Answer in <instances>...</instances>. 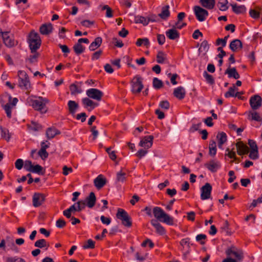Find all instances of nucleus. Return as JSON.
Listing matches in <instances>:
<instances>
[{
  "instance_id": "f257e3e1",
  "label": "nucleus",
  "mask_w": 262,
  "mask_h": 262,
  "mask_svg": "<svg viewBox=\"0 0 262 262\" xmlns=\"http://www.w3.org/2000/svg\"><path fill=\"white\" fill-rule=\"evenodd\" d=\"M153 214L154 216L158 220L162 221L169 225H172L173 224V219L165 213L160 207H155L153 208Z\"/></svg>"
},
{
  "instance_id": "f03ea898",
  "label": "nucleus",
  "mask_w": 262,
  "mask_h": 262,
  "mask_svg": "<svg viewBox=\"0 0 262 262\" xmlns=\"http://www.w3.org/2000/svg\"><path fill=\"white\" fill-rule=\"evenodd\" d=\"M49 100L46 98L39 97L37 99L30 100V105L33 108L41 113H46L47 111L46 104L49 103Z\"/></svg>"
},
{
  "instance_id": "7ed1b4c3",
  "label": "nucleus",
  "mask_w": 262,
  "mask_h": 262,
  "mask_svg": "<svg viewBox=\"0 0 262 262\" xmlns=\"http://www.w3.org/2000/svg\"><path fill=\"white\" fill-rule=\"evenodd\" d=\"M41 42L39 34L34 31H31L29 36V43L32 53L35 52L39 48Z\"/></svg>"
},
{
  "instance_id": "20e7f679",
  "label": "nucleus",
  "mask_w": 262,
  "mask_h": 262,
  "mask_svg": "<svg viewBox=\"0 0 262 262\" xmlns=\"http://www.w3.org/2000/svg\"><path fill=\"white\" fill-rule=\"evenodd\" d=\"M143 79L139 75H136L131 81V91L133 94H139L143 88Z\"/></svg>"
},
{
  "instance_id": "39448f33",
  "label": "nucleus",
  "mask_w": 262,
  "mask_h": 262,
  "mask_svg": "<svg viewBox=\"0 0 262 262\" xmlns=\"http://www.w3.org/2000/svg\"><path fill=\"white\" fill-rule=\"evenodd\" d=\"M18 76L19 77V86L21 89L29 91L31 88V84L27 73L24 71H19Z\"/></svg>"
},
{
  "instance_id": "423d86ee",
  "label": "nucleus",
  "mask_w": 262,
  "mask_h": 262,
  "mask_svg": "<svg viewBox=\"0 0 262 262\" xmlns=\"http://www.w3.org/2000/svg\"><path fill=\"white\" fill-rule=\"evenodd\" d=\"M116 216L122 221V224L125 227H130L132 226L131 218L124 209L119 208L117 210Z\"/></svg>"
},
{
  "instance_id": "0eeeda50",
  "label": "nucleus",
  "mask_w": 262,
  "mask_h": 262,
  "mask_svg": "<svg viewBox=\"0 0 262 262\" xmlns=\"http://www.w3.org/2000/svg\"><path fill=\"white\" fill-rule=\"evenodd\" d=\"M193 10L197 19L200 21H204L208 16V11L200 6H194Z\"/></svg>"
},
{
  "instance_id": "6e6552de",
  "label": "nucleus",
  "mask_w": 262,
  "mask_h": 262,
  "mask_svg": "<svg viewBox=\"0 0 262 262\" xmlns=\"http://www.w3.org/2000/svg\"><path fill=\"white\" fill-rule=\"evenodd\" d=\"M8 100L9 102L5 104L3 108L5 110L6 113L7 114V116L9 118H11V110L16 105V103L18 102V99L16 98H14L12 99V97L11 96H8Z\"/></svg>"
},
{
  "instance_id": "1a4fd4ad",
  "label": "nucleus",
  "mask_w": 262,
  "mask_h": 262,
  "mask_svg": "<svg viewBox=\"0 0 262 262\" xmlns=\"http://www.w3.org/2000/svg\"><path fill=\"white\" fill-rule=\"evenodd\" d=\"M86 94L90 98L97 101H100L103 96L102 92L94 88H91L86 90Z\"/></svg>"
},
{
  "instance_id": "9d476101",
  "label": "nucleus",
  "mask_w": 262,
  "mask_h": 262,
  "mask_svg": "<svg viewBox=\"0 0 262 262\" xmlns=\"http://www.w3.org/2000/svg\"><path fill=\"white\" fill-rule=\"evenodd\" d=\"M0 34L2 36L4 44L7 47L11 48L14 46L16 44V42L13 38V37L10 36L9 35V32H3L2 30L0 29Z\"/></svg>"
},
{
  "instance_id": "9b49d317",
  "label": "nucleus",
  "mask_w": 262,
  "mask_h": 262,
  "mask_svg": "<svg viewBox=\"0 0 262 262\" xmlns=\"http://www.w3.org/2000/svg\"><path fill=\"white\" fill-rule=\"evenodd\" d=\"M226 254L228 256L233 255L238 260H242L243 258V253L242 250L239 249H237L234 246H232L230 248L227 249L226 251Z\"/></svg>"
},
{
  "instance_id": "f8f14e48",
  "label": "nucleus",
  "mask_w": 262,
  "mask_h": 262,
  "mask_svg": "<svg viewBox=\"0 0 262 262\" xmlns=\"http://www.w3.org/2000/svg\"><path fill=\"white\" fill-rule=\"evenodd\" d=\"M46 195L43 193H35L32 198L33 205L35 207L40 206L45 201Z\"/></svg>"
},
{
  "instance_id": "ddd939ff",
  "label": "nucleus",
  "mask_w": 262,
  "mask_h": 262,
  "mask_svg": "<svg viewBox=\"0 0 262 262\" xmlns=\"http://www.w3.org/2000/svg\"><path fill=\"white\" fill-rule=\"evenodd\" d=\"M250 105L253 110L258 109L262 105V99L258 95L252 96L249 100Z\"/></svg>"
},
{
  "instance_id": "4468645a",
  "label": "nucleus",
  "mask_w": 262,
  "mask_h": 262,
  "mask_svg": "<svg viewBox=\"0 0 262 262\" xmlns=\"http://www.w3.org/2000/svg\"><path fill=\"white\" fill-rule=\"evenodd\" d=\"M212 186L209 183H206L201 188V198L202 200L208 199L210 198Z\"/></svg>"
},
{
  "instance_id": "2eb2a0df",
  "label": "nucleus",
  "mask_w": 262,
  "mask_h": 262,
  "mask_svg": "<svg viewBox=\"0 0 262 262\" xmlns=\"http://www.w3.org/2000/svg\"><path fill=\"white\" fill-rule=\"evenodd\" d=\"M205 166L211 172H215L221 167V164L217 160H212L205 163Z\"/></svg>"
},
{
  "instance_id": "dca6fc26",
  "label": "nucleus",
  "mask_w": 262,
  "mask_h": 262,
  "mask_svg": "<svg viewBox=\"0 0 262 262\" xmlns=\"http://www.w3.org/2000/svg\"><path fill=\"white\" fill-rule=\"evenodd\" d=\"M154 137L152 136H145L141 139L139 146L144 148H149L151 147L153 143Z\"/></svg>"
},
{
  "instance_id": "f3484780",
  "label": "nucleus",
  "mask_w": 262,
  "mask_h": 262,
  "mask_svg": "<svg viewBox=\"0 0 262 262\" xmlns=\"http://www.w3.org/2000/svg\"><path fill=\"white\" fill-rule=\"evenodd\" d=\"M82 103L85 108H87L88 111H91L98 105V103L94 102L91 100L90 98L85 97L82 99Z\"/></svg>"
},
{
  "instance_id": "a211bd4d",
  "label": "nucleus",
  "mask_w": 262,
  "mask_h": 262,
  "mask_svg": "<svg viewBox=\"0 0 262 262\" xmlns=\"http://www.w3.org/2000/svg\"><path fill=\"white\" fill-rule=\"evenodd\" d=\"M53 29L51 23L42 24L39 28L40 33L45 35H48L52 33Z\"/></svg>"
},
{
  "instance_id": "6ab92c4d",
  "label": "nucleus",
  "mask_w": 262,
  "mask_h": 262,
  "mask_svg": "<svg viewBox=\"0 0 262 262\" xmlns=\"http://www.w3.org/2000/svg\"><path fill=\"white\" fill-rule=\"evenodd\" d=\"M237 152L238 155H243L249 152V148L242 142H238L236 144Z\"/></svg>"
},
{
  "instance_id": "aec40b11",
  "label": "nucleus",
  "mask_w": 262,
  "mask_h": 262,
  "mask_svg": "<svg viewBox=\"0 0 262 262\" xmlns=\"http://www.w3.org/2000/svg\"><path fill=\"white\" fill-rule=\"evenodd\" d=\"M86 206L90 208H93L96 203V198L93 192H90L89 195L85 198L84 201Z\"/></svg>"
},
{
  "instance_id": "412c9836",
  "label": "nucleus",
  "mask_w": 262,
  "mask_h": 262,
  "mask_svg": "<svg viewBox=\"0 0 262 262\" xmlns=\"http://www.w3.org/2000/svg\"><path fill=\"white\" fill-rule=\"evenodd\" d=\"M166 36L171 40H174L179 38L180 37L179 32L176 30V28L169 29L166 31Z\"/></svg>"
},
{
  "instance_id": "4be33fe9",
  "label": "nucleus",
  "mask_w": 262,
  "mask_h": 262,
  "mask_svg": "<svg viewBox=\"0 0 262 262\" xmlns=\"http://www.w3.org/2000/svg\"><path fill=\"white\" fill-rule=\"evenodd\" d=\"M151 224L155 228L156 232L158 234L161 235L165 234L166 231L164 228L160 223H158L157 221L152 220L151 221Z\"/></svg>"
},
{
  "instance_id": "5701e85b",
  "label": "nucleus",
  "mask_w": 262,
  "mask_h": 262,
  "mask_svg": "<svg viewBox=\"0 0 262 262\" xmlns=\"http://www.w3.org/2000/svg\"><path fill=\"white\" fill-rule=\"evenodd\" d=\"M186 94L185 89L182 86H179L175 89L173 91L174 96L178 99L181 100L183 99Z\"/></svg>"
},
{
  "instance_id": "b1692460",
  "label": "nucleus",
  "mask_w": 262,
  "mask_h": 262,
  "mask_svg": "<svg viewBox=\"0 0 262 262\" xmlns=\"http://www.w3.org/2000/svg\"><path fill=\"white\" fill-rule=\"evenodd\" d=\"M76 212H78L76 207V204L75 203L70 207L63 211V214L67 218L70 219L71 217L72 214H74Z\"/></svg>"
},
{
  "instance_id": "393cba45",
  "label": "nucleus",
  "mask_w": 262,
  "mask_h": 262,
  "mask_svg": "<svg viewBox=\"0 0 262 262\" xmlns=\"http://www.w3.org/2000/svg\"><path fill=\"white\" fill-rule=\"evenodd\" d=\"M242 43L239 39H234L230 44L229 48L233 52H236L239 49L242 48Z\"/></svg>"
},
{
  "instance_id": "a878e982",
  "label": "nucleus",
  "mask_w": 262,
  "mask_h": 262,
  "mask_svg": "<svg viewBox=\"0 0 262 262\" xmlns=\"http://www.w3.org/2000/svg\"><path fill=\"white\" fill-rule=\"evenodd\" d=\"M94 185L97 189H100L106 183L105 179L103 178L102 175H99L94 181Z\"/></svg>"
},
{
  "instance_id": "bb28decb",
  "label": "nucleus",
  "mask_w": 262,
  "mask_h": 262,
  "mask_svg": "<svg viewBox=\"0 0 262 262\" xmlns=\"http://www.w3.org/2000/svg\"><path fill=\"white\" fill-rule=\"evenodd\" d=\"M230 65L229 66V68L225 71V74H228L229 78H234L235 79H237L239 78V75L236 71L235 68H230Z\"/></svg>"
},
{
  "instance_id": "cd10ccee",
  "label": "nucleus",
  "mask_w": 262,
  "mask_h": 262,
  "mask_svg": "<svg viewBox=\"0 0 262 262\" xmlns=\"http://www.w3.org/2000/svg\"><path fill=\"white\" fill-rule=\"evenodd\" d=\"M232 11L237 14H243L246 12V8L244 5L237 6L236 4H230Z\"/></svg>"
},
{
  "instance_id": "c85d7f7f",
  "label": "nucleus",
  "mask_w": 262,
  "mask_h": 262,
  "mask_svg": "<svg viewBox=\"0 0 262 262\" xmlns=\"http://www.w3.org/2000/svg\"><path fill=\"white\" fill-rule=\"evenodd\" d=\"M68 106L69 113L72 115H74L75 114L76 110L79 107L78 104L73 100H70L68 102Z\"/></svg>"
},
{
  "instance_id": "c756f323",
  "label": "nucleus",
  "mask_w": 262,
  "mask_h": 262,
  "mask_svg": "<svg viewBox=\"0 0 262 262\" xmlns=\"http://www.w3.org/2000/svg\"><path fill=\"white\" fill-rule=\"evenodd\" d=\"M102 43V38L100 37L96 38L89 46L90 51H93L98 49Z\"/></svg>"
},
{
  "instance_id": "7c9ffc66",
  "label": "nucleus",
  "mask_w": 262,
  "mask_h": 262,
  "mask_svg": "<svg viewBox=\"0 0 262 262\" xmlns=\"http://www.w3.org/2000/svg\"><path fill=\"white\" fill-rule=\"evenodd\" d=\"M200 3L203 7L208 9H212L215 4V0H200Z\"/></svg>"
},
{
  "instance_id": "2f4dec72",
  "label": "nucleus",
  "mask_w": 262,
  "mask_h": 262,
  "mask_svg": "<svg viewBox=\"0 0 262 262\" xmlns=\"http://www.w3.org/2000/svg\"><path fill=\"white\" fill-rule=\"evenodd\" d=\"M216 137L218 139V146L220 148H222L223 145L227 141V136L225 133L222 132L219 133Z\"/></svg>"
},
{
  "instance_id": "473e14b6",
  "label": "nucleus",
  "mask_w": 262,
  "mask_h": 262,
  "mask_svg": "<svg viewBox=\"0 0 262 262\" xmlns=\"http://www.w3.org/2000/svg\"><path fill=\"white\" fill-rule=\"evenodd\" d=\"M34 246L39 248H46L47 250L49 247V244L45 239H40L35 242Z\"/></svg>"
},
{
  "instance_id": "72a5a7b5",
  "label": "nucleus",
  "mask_w": 262,
  "mask_h": 262,
  "mask_svg": "<svg viewBox=\"0 0 262 262\" xmlns=\"http://www.w3.org/2000/svg\"><path fill=\"white\" fill-rule=\"evenodd\" d=\"M169 6L168 5L165 6L162 8L161 13L159 16L163 19H166L170 15L169 11Z\"/></svg>"
},
{
  "instance_id": "f704fd0d",
  "label": "nucleus",
  "mask_w": 262,
  "mask_h": 262,
  "mask_svg": "<svg viewBox=\"0 0 262 262\" xmlns=\"http://www.w3.org/2000/svg\"><path fill=\"white\" fill-rule=\"evenodd\" d=\"M154 21L149 18H147L145 17L141 16H137L135 18V21L136 23H141L144 26H146L148 24L149 21Z\"/></svg>"
},
{
  "instance_id": "c9c22d12",
  "label": "nucleus",
  "mask_w": 262,
  "mask_h": 262,
  "mask_svg": "<svg viewBox=\"0 0 262 262\" xmlns=\"http://www.w3.org/2000/svg\"><path fill=\"white\" fill-rule=\"evenodd\" d=\"M73 50L77 55H80L85 50V47L82 46L81 43L77 42L73 46Z\"/></svg>"
},
{
  "instance_id": "e433bc0d",
  "label": "nucleus",
  "mask_w": 262,
  "mask_h": 262,
  "mask_svg": "<svg viewBox=\"0 0 262 262\" xmlns=\"http://www.w3.org/2000/svg\"><path fill=\"white\" fill-rule=\"evenodd\" d=\"M209 154L211 156H214L216 153V142L214 140H211L209 145Z\"/></svg>"
},
{
  "instance_id": "4c0bfd02",
  "label": "nucleus",
  "mask_w": 262,
  "mask_h": 262,
  "mask_svg": "<svg viewBox=\"0 0 262 262\" xmlns=\"http://www.w3.org/2000/svg\"><path fill=\"white\" fill-rule=\"evenodd\" d=\"M235 89V85H233L229 88L228 91L225 94V97L226 98H229L230 97H238V94L239 92H237L236 94H234Z\"/></svg>"
},
{
  "instance_id": "58836bf2",
  "label": "nucleus",
  "mask_w": 262,
  "mask_h": 262,
  "mask_svg": "<svg viewBox=\"0 0 262 262\" xmlns=\"http://www.w3.org/2000/svg\"><path fill=\"white\" fill-rule=\"evenodd\" d=\"M59 133L55 128H49L46 131V136L49 139L53 138Z\"/></svg>"
},
{
  "instance_id": "ea45409f",
  "label": "nucleus",
  "mask_w": 262,
  "mask_h": 262,
  "mask_svg": "<svg viewBox=\"0 0 262 262\" xmlns=\"http://www.w3.org/2000/svg\"><path fill=\"white\" fill-rule=\"evenodd\" d=\"M227 0H219L217 3V6L221 11H226L228 9Z\"/></svg>"
},
{
  "instance_id": "a19ab883",
  "label": "nucleus",
  "mask_w": 262,
  "mask_h": 262,
  "mask_svg": "<svg viewBox=\"0 0 262 262\" xmlns=\"http://www.w3.org/2000/svg\"><path fill=\"white\" fill-rule=\"evenodd\" d=\"M166 59V54L162 51H159L157 55V62L159 63H163Z\"/></svg>"
},
{
  "instance_id": "79ce46f5",
  "label": "nucleus",
  "mask_w": 262,
  "mask_h": 262,
  "mask_svg": "<svg viewBox=\"0 0 262 262\" xmlns=\"http://www.w3.org/2000/svg\"><path fill=\"white\" fill-rule=\"evenodd\" d=\"M142 45L146 46V47L149 46L150 42L148 39L147 38L138 39L136 42V45L138 47H140Z\"/></svg>"
},
{
  "instance_id": "37998d69",
  "label": "nucleus",
  "mask_w": 262,
  "mask_h": 262,
  "mask_svg": "<svg viewBox=\"0 0 262 262\" xmlns=\"http://www.w3.org/2000/svg\"><path fill=\"white\" fill-rule=\"evenodd\" d=\"M209 48V45L207 40H205L202 42L199 49L200 52H207Z\"/></svg>"
},
{
  "instance_id": "c03bdc74",
  "label": "nucleus",
  "mask_w": 262,
  "mask_h": 262,
  "mask_svg": "<svg viewBox=\"0 0 262 262\" xmlns=\"http://www.w3.org/2000/svg\"><path fill=\"white\" fill-rule=\"evenodd\" d=\"M153 86L156 89H160L163 86V83L162 80L158 78H154L152 82Z\"/></svg>"
},
{
  "instance_id": "a18cd8bd",
  "label": "nucleus",
  "mask_w": 262,
  "mask_h": 262,
  "mask_svg": "<svg viewBox=\"0 0 262 262\" xmlns=\"http://www.w3.org/2000/svg\"><path fill=\"white\" fill-rule=\"evenodd\" d=\"M0 130L1 131V135L2 137L7 140V141H9L10 139V135L9 133V130L5 128H3L2 126H0Z\"/></svg>"
},
{
  "instance_id": "49530a36",
  "label": "nucleus",
  "mask_w": 262,
  "mask_h": 262,
  "mask_svg": "<svg viewBox=\"0 0 262 262\" xmlns=\"http://www.w3.org/2000/svg\"><path fill=\"white\" fill-rule=\"evenodd\" d=\"M42 169L43 168L39 165L37 164L35 166L33 165L32 168L31 169L30 172L43 174L44 172H42Z\"/></svg>"
},
{
  "instance_id": "de8ad7c7",
  "label": "nucleus",
  "mask_w": 262,
  "mask_h": 262,
  "mask_svg": "<svg viewBox=\"0 0 262 262\" xmlns=\"http://www.w3.org/2000/svg\"><path fill=\"white\" fill-rule=\"evenodd\" d=\"M95 242L91 239H89L83 245L82 247L84 249H94L95 248Z\"/></svg>"
},
{
  "instance_id": "09e8293b",
  "label": "nucleus",
  "mask_w": 262,
  "mask_h": 262,
  "mask_svg": "<svg viewBox=\"0 0 262 262\" xmlns=\"http://www.w3.org/2000/svg\"><path fill=\"white\" fill-rule=\"evenodd\" d=\"M126 173L120 171L117 173V180L118 182H123L126 180Z\"/></svg>"
},
{
  "instance_id": "8fccbe9b",
  "label": "nucleus",
  "mask_w": 262,
  "mask_h": 262,
  "mask_svg": "<svg viewBox=\"0 0 262 262\" xmlns=\"http://www.w3.org/2000/svg\"><path fill=\"white\" fill-rule=\"evenodd\" d=\"M70 90L72 95H75L81 92V90L78 89L77 86L74 84H72L70 86Z\"/></svg>"
},
{
  "instance_id": "3c124183",
  "label": "nucleus",
  "mask_w": 262,
  "mask_h": 262,
  "mask_svg": "<svg viewBox=\"0 0 262 262\" xmlns=\"http://www.w3.org/2000/svg\"><path fill=\"white\" fill-rule=\"evenodd\" d=\"M76 204L78 212H80L82 210L84 209L85 208V206L86 205L85 204V202L82 200L77 202Z\"/></svg>"
},
{
  "instance_id": "603ef678",
  "label": "nucleus",
  "mask_w": 262,
  "mask_h": 262,
  "mask_svg": "<svg viewBox=\"0 0 262 262\" xmlns=\"http://www.w3.org/2000/svg\"><path fill=\"white\" fill-rule=\"evenodd\" d=\"M250 115L251 116V119L253 120H255L256 121H261L262 120V118L259 115L258 113L256 112H250Z\"/></svg>"
},
{
  "instance_id": "864d4df0",
  "label": "nucleus",
  "mask_w": 262,
  "mask_h": 262,
  "mask_svg": "<svg viewBox=\"0 0 262 262\" xmlns=\"http://www.w3.org/2000/svg\"><path fill=\"white\" fill-rule=\"evenodd\" d=\"M102 10H106V16L107 17H112L113 15V11L111 9V8L108 6V5H104L102 8Z\"/></svg>"
},
{
  "instance_id": "5fc2aeb1",
  "label": "nucleus",
  "mask_w": 262,
  "mask_h": 262,
  "mask_svg": "<svg viewBox=\"0 0 262 262\" xmlns=\"http://www.w3.org/2000/svg\"><path fill=\"white\" fill-rule=\"evenodd\" d=\"M38 155L42 160H45L48 157L49 154L46 150L40 149L38 152Z\"/></svg>"
},
{
  "instance_id": "6e6d98bb",
  "label": "nucleus",
  "mask_w": 262,
  "mask_h": 262,
  "mask_svg": "<svg viewBox=\"0 0 262 262\" xmlns=\"http://www.w3.org/2000/svg\"><path fill=\"white\" fill-rule=\"evenodd\" d=\"M249 158L253 160L257 159L258 158V149L251 150L249 154Z\"/></svg>"
},
{
  "instance_id": "4d7b16f0",
  "label": "nucleus",
  "mask_w": 262,
  "mask_h": 262,
  "mask_svg": "<svg viewBox=\"0 0 262 262\" xmlns=\"http://www.w3.org/2000/svg\"><path fill=\"white\" fill-rule=\"evenodd\" d=\"M250 16L254 19L258 18L260 16V13L254 9H251L249 11Z\"/></svg>"
},
{
  "instance_id": "13d9d810",
  "label": "nucleus",
  "mask_w": 262,
  "mask_h": 262,
  "mask_svg": "<svg viewBox=\"0 0 262 262\" xmlns=\"http://www.w3.org/2000/svg\"><path fill=\"white\" fill-rule=\"evenodd\" d=\"M229 37V35L225 36L224 38H218L216 41V44L217 46L220 45V42H222V47H225L226 45L227 40Z\"/></svg>"
},
{
  "instance_id": "bf43d9fd",
  "label": "nucleus",
  "mask_w": 262,
  "mask_h": 262,
  "mask_svg": "<svg viewBox=\"0 0 262 262\" xmlns=\"http://www.w3.org/2000/svg\"><path fill=\"white\" fill-rule=\"evenodd\" d=\"M204 76L208 83L213 84L214 82L213 77L211 75L208 74L207 72H204Z\"/></svg>"
},
{
  "instance_id": "052dcab7",
  "label": "nucleus",
  "mask_w": 262,
  "mask_h": 262,
  "mask_svg": "<svg viewBox=\"0 0 262 262\" xmlns=\"http://www.w3.org/2000/svg\"><path fill=\"white\" fill-rule=\"evenodd\" d=\"M33 166V164L32 163V162L29 160H27L25 162L24 164V168L28 171H31V169H32Z\"/></svg>"
},
{
  "instance_id": "680f3d73",
  "label": "nucleus",
  "mask_w": 262,
  "mask_h": 262,
  "mask_svg": "<svg viewBox=\"0 0 262 262\" xmlns=\"http://www.w3.org/2000/svg\"><path fill=\"white\" fill-rule=\"evenodd\" d=\"M23 165H24V161L22 159H18L15 161V166L17 169H18V170L21 169L23 168Z\"/></svg>"
},
{
  "instance_id": "e2e57ef3",
  "label": "nucleus",
  "mask_w": 262,
  "mask_h": 262,
  "mask_svg": "<svg viewBox=\"0 0 262 262\" xmlns=\"http://www.w3.org/2000/svg\"><path fill=\"white\" fill-rule=\"evenodd\" d=\"M66 225V222L61 219H58L56 223V225L58 228H62Z\"/></svg>"
},
{
  "instance_id": "0e129e2a",
  "label": "nucleus",
  "mask_w": 262,
  "mask_h": 262,
  "mask_svg": "<svg viewBox=\"0 0 262 262\" xmlns=\"http://www.w3.org/2000/svg\"><path fill=\"white\" fill-rule=\"evenodd\" d=\"M262 203V194H261L260 196L259 197L258 199L256 200H253L252 201V204H251V206L250 207H252L253 208L255 207L257 204L261 203Z\"/></svg>"
},
{
  "instance_id": "69168bd1",
  "label": "nucleus",
  "mask_w": 262,
  "mask_h": 262,
  "mask_svg": "<svg viewBox=\"0 0 262 262\" xmlns=\"http://www.w3.org/2000/svg\"><path fill=\"white\" fill-rule=\"evenodd\" d=\"M248 144L251 148V150L258 149L257 144L255 141L254 140L249 139L248 141Z\"/></svg>"
},
{
  "instance_id": "338daca9",
  "label": "nucleus",
  "mask_w": 262,
  "mask_h": 262,
  "mask_svg": "<svg viewBox=\"0 0 262 262\" xmlns=\"http://www.w3.org/2000/svg\"><path fill=\"white\" fill-rule=\"evenodd\" d=\"M35 53L33 55L30 56L28 58V60L31 63H34L37 61V58L38 57V53L34 52Z\"/></svg>"
},
{
  "instance_id": "774afa93",
  "label": "nucleus",
  "mask_w": 262,
  "mask_h": 262,
  "mask_svg": "<svg viewBox=\"0 0 262 262\" xmlns=\"http://www.w3.org/2000/svg\"><path fill=\"white\" fill-rule=\"evenodd\" d=\"M86 116H87L85 113H81L80 114H77L76 118L77 120L81 119V121L82 122H84L86 120Z\"/></svg>"
}]
</instances>
